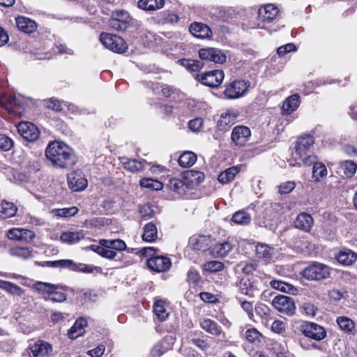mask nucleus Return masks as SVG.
Instances as JSON below:
<instances>
[{"instance_id":"obj_1","label":"nucleus","mask_w":357,"mask_h":357,"mask_svg":"<svg viewBox=\"0 0 357 357\" xmlns=\"http://www.w3.org/2000/svg\"><path fill=\"white\" fill-rule=\"evenodd\" d=\"M45 155L54 165L61 168L72 167L75 163L73 151L63 142L50 143L46 148Z\"/></svg>"},{"instance_id":"obj_2","label":"nucleus","mask_w":357,"mask_h":357,"mask_svg":"<svg viewBox=\"0 0 357 357\" xmlns=\"http://www.w3.org/2000/svg\"><path fill=\"white\" fill-rule=\"evenodd\" d=\"M314 144V139L310 135H305L299 137L294 145V150L292 152V158L295 163H291L292 166L305 165L310 166L314 162L316 156L309 154L310 149Z\"/></svg>"},{"instance_id":"obj_3","label":"nucleus","mask_w":357,"mask_h":357,"mask_svg":"<svg viewBox=\"0 0 357 357\" xmlns=\"http://www.w3.org/2000/svg\"><path fill=\"white\" fill-rule=\"evenodd\" d=\"M204 180V174L200 172L188 171L183 178H172L169 181V189L180 195L185 194L189 189L197 186Z\"/></svg>"},{"instance_id":"obj_4","label":"nucleus","mask_w":357,"mask_h":357,"mask_svg":"<svg viewBox=\"0 0 357 357\" xmlns=\"http://www.w3.org/2000/svg\"><path fill=\"white\" fill-rule=\"evenodd\" d=\"M34 289L43 294L46 301L61 303L66 300V295L61 291L62 287L56 286L50 283L38 282L33 286Z\"/></svg>"},{"instance_id":"obj_5","label":"nucleus","mask_w":357,"mask_h":357,"mask_svg":"<svg viewBox=\"0 0 357 357\" xmlns=\"http://www.w3.org/2000/svg\"><path fill=\"white\" fill-rule=\"evenodd\" d=\"M301 274L308 280L320 281L330 277L331 268L324 264L314 261L304 268Z\"/></svg>"},{"instance_id":"obj_6","label":"nucleus","mask_w":357,"mask_h":357,"mask_svg":"<svg viewBox=\"0 0 357 357\" xmlns=\"http://www.w3.org/2000/svg\"><path fill=\"white\" fill-rule=\"evenodd\" d=\"M46 264L52 268H66L70 270L79 271L86 273H93L94 270H98V267L88 265L85 264H76L71 259H60L56 261H48L45 262Z\"/></svg>"},{"instance_id":"obj_7","label":"nucleus","mask_w":357,"mask_h":357,"mask_svg":"<svg viewBox=\"0 0 357 357\" xmlns=\"http://www.w3.org/2000/svg\"><path fill=\"white\" fill-rule=\"evenodd\" d=\"M100 40L106 48L116 53H123L128 48L124 40L116 35L102 33Z\"/></svg>"},{"instance_id":"obj_8","label":"nucleus","mask_w":357,"mask_h":357,"mask_svg":"<svg viewBox=\"0 0 357 357\" xmlns=\"http://www.w3.org/2000/svg\"><path fill=\"white\" fill-rule=\"evenodd\" d=\"M300 331L305 336L320 341L326 337V329L314 322L306 321L300 326Z\"/></svg>"},{"instance_id":"obj_9","label":"nucleus","mask_w":357,"mask_h":357,"mask_svg":"<svg viewBox=\"0 0 357 357\" xmlns=\"http://www.w3.org/2000/svg\"><path fill=\"white\" fill-rule=\"evenodd\" d=\"M250 85L249 81L235 80L226 86L224 93L229 99L238 98L247 93Z\"/></svg>"},{"instance_id":"obj_10","label":"nucleus","mask_w":357,"mask_h":357,"mask_svg":"<svg viewBox=\"0 0 357 357\" xmlns=\"http://www.w3.org/2000/svg\"><path fill=\"white\" fill-rule=\"evenodd\" d=\"M251 137L250 128L245 126H235L231 133V143L238 147L245 146Z\"/></svg>"},{"instance_id":"obj_11","label":"nucleus","mask_w":357,"mask_h":357,"mask_svg":"<svg viewBox=\"0 0 357 357\" xmlns=\"http://www.w3.org/2000/svg\"><path fill=\"white\" fill-rule=\"evenodd\" d=\"M273 306L280 312L290 316L295 312V303L292 298L280 295L275 296L272 301Z\"/></svg>"},{"instance_id":"obj_12","label":"nucleus","mask_w":357,"mask_h":357,"mask_svg":"<svg viewBox=\"0 0 357 357\" xmlns=\"http://www.w3.org/2000/svg\"><path fill=\"white\" fill-rule=\"evenodd\" d=\"M224 77L222 70H212L204 74L197 75L196 78L203 84L215 88L221 84Z\"/></svg>"},{"instance_id":"obj_13","label":"nucleus","mask_w":357,"mask_h":357,"mask_svg":"<svg viewBox=\"0 0 357 357\" xmlns=\"http://www.w3.org/2000/svg\"><path fill=\"white\" fill-rule=\"evenodd\" d=\"M199 56L202 60H206L215 63H223L226 61L225 54L219 49L208 47L203 48L199 51Z\"/></svg>"},{"instance_id":"obj_14","label":"nucleus","mask_w":357,"mask_h":357,"mask_svg":"<svg viewBox=\"0 0 357 357\" xmlns=\"http://www.w3.org/2000/svg\"><path fill=\"white\" fill-rule=\"evenodd\" d=\"M146 264L151 270L160 273L167 271L172 266V261L167 257L154 255L147 259Z\"/></svg>"},{"instance_id":"obj_15","label":"nucleus","mask_w":357,"mask_h":357,"mask_svg":"<svg viewBox=\"0 0 357 357\" xmlns=\"http://www.w3.org/2000/svg\"><path fill=\"white\" fill-rule=\"evenodd\" d=\"M19 134L26 141L33 142L40 135V131L36 126L28 121L20 122L17 126Z\"/></svg>"},{"instance_id":"obj_16","label":"nucleus","mask_w":357,"mask_h":357,"mask_svg":"<svg viewBox=\"0 0 357 357\" xmlns=\"http://www.w3.org/2000/svg\"><path fill=\"white\" fill-rule=\"evenodd\" d=\"M279 13L278 8L273 5L268 4L258 10V20L263 23H270L276 19Z\"/></svg>"},{"instance_id":"obj_17","label":"nucleus","mask_w":357,"mask_h":357,"mask_svg":"<svg viewBox=\"0 0 357 357\" xmlns=\"http://www.w3.org/2000/svg\"><path fill=\"white\" fill-rule=\"evenodd\" d=\"M0 103L6 109L14 114H21L23 111L20 101L12 95H3L0 98Z\"/></svg>"},{"instance_id":"obj_18","label":"nucleus","mask_w":357,"mask_h":357,"mask_svg":"<svg viewBox=\"0 0 357 357\" xmlns=\"http://www.w3.org/2000/svg\"><path fill=\"white\" fill-rule=\"evenodd\" d=\"M199 326L207 333L213 336L225 337V333L223 332L221 326H219L217 322L211 319L204 318L201 319Z\"/></svg>"},{"instance_id":"obj_19","label":"nucleus","mask_w":357,"mask_h":357,"mask_svg":"<svg viewBox=\"0 0 357 357\" xmlns=\"http://www.w3.org/2000/svg\"><path fill=\"white\" fill-rule=\"evenodd\" d=\"M68 183L73 191L83 190L88 184L87 180L77 172H73L68 176Z\"/></svg>"},{"instance_id":"obj_20","label":"nucleus","mask_w":357,"mask_h":357,"mask_svg":"<svg viewBox=\"0 0 357 357\" xmlns=\"http://www.w3.org/2000/svg\"><path fill=\"white\" fill-rule=\"evenodd\" d=\"M211 243L208 236L194 235L189 239V246L194 250L205 251Z\"/></svg>"},{"instance_id":"obj_21","label":"nucleus","mask_w":357,"mask_h":357,"mask_svg":"<svg viewBox=\"0 0 357 357\" xmlns=\"http://www.w3.org/2000/svg\"><path fill=\"white\" fill-rule=\"evenodd\" d=\"M313 222V218L310 214L301 213L296 218L294 225L296 228L308 232L310 231Z\"/></svg>"},{"instance_id":"obj_22","label":"nucleus","mask_w":357,"mask_h":357,"mask_svg":"<svg viewBox=\"0 0 357 357\" xmlns=\"http://www.w3.org/2000/svg\"><path fill=\"white\" fill-rule=\"evenodd\" d=\"M30 350L34 357H45L52 353V347L48 342L38 341L30 347Z\"/></svg>"},{"instance_id":"obj_23","label":"nucleus","mask_w":357,"mask_h":357,"mask_svg":"<svg viewBox=\"0 0 357 357\" xmlns=\"http://www.w3.org/2000/svg\"><path fill=\"white\" fill-rule=\"evenodd\" d=\"M238 291L241 294L249 297H254L258 293V289L254 282H251L248 278L240 279L237 283Z\"/></svg>"},{"instance_id":"obj_24","label":"nucleus","mask_w":357,"mask_h":357,"mask_svg":"<svg viewBox=\"0 0 357 357\" xmlns=\"http://www.w3.org/2000/svg\"><path fill=\"white\" fill-rule=\"evenodd\" d=\"M234 248V245L229 241L215 244L212 248L211 252L215 257H225Z\"/></svg>"},{"instance_id":"obj_25","label":"nucleus","mask_w":357,"mask_h":357,"mask_svg":"<svg viewBox=\"0 0 357 357\" xmlns=\"http://www.w3.org/2000/svg\"><path fill=\"white\" fill-rule=\"evenodd\" d=\"M255 251L257 256L259 258L263 259L266 262L273 260L275 254V248L265 243L257 244Z\"/></svg>"},{"instance_id":"obj_26","label":"nucleus","mask_w":357,"mask_h":357,"mask_svg":"<svg viewBox=\"0 0 357 357\" xmlns=\"http://www.w3.org/2000/svg\"><path fill=\"white\" fill-rule=\"evenodd\" d=\"M16 24L20 31L26 33H31L37 29L36 22L24 16L17 17L16 18Z\"/></svg>"},{"instance_id":"obj_27","label":"nucleus","mask_w":357,"mask_h":357,"mask_svg":"<svg viewBox=\"0 0 357 357\" xmlns=\"http://www.w3.org/2000/svg\"><path fill=\"white\" fill-rule=\"evenodd\" d=\"M87 326V321L84 318H79L74 325L69 329L68 337L75 340L85 333V327Z\"/></svg>"},{"instance_id":"obj_28","label":"nucleus","mask_w":357,"mask_h":357,"mask_svg":"<svg viewBox=\"0 0 357 357\" xmlns=\"http://www.w3.org/2000/svg\"><path fill=\"white\" fill-rule=\"evenodd\" d=\"M123 167L132 173L143 171L147 165L145 160H137L136 159L124 158L122 160Z\"/></svg>"},{"instance_id":"obj_29","label":"nucleus","mask_w":357,"mask_h":357,"mask_svg":"<svg viewBox=\"0 0 357 357\" xmlns=\"http://www.w3.org/2000/svg\"><path fill=\"white\" fill-rule=\"evenodd\" d=\"M189 30L192 35L199 38H206L211 34L209 27L200 22L192 23L190 26Z\"/></svg>"},{"instance_id":"obj_30","label":"nucleus","mask_w":357,"mask_h":357,"mask_svg":"<svg viewBox=\"0 0 357 357\" xmlns=\"http://www.w3.org/2000/svg\"><path fill=\"white\" fill-rule=\"evenodd\" d=\"M237 116V114L233 110H228L222 114L217 123L218 129L220 130H226L227 127L235 123Z\"/></svg>"},{"instance_id":"obj_31","label":"nucleus","mask_w":357,"mask_h":357,"mask_svg":"<svg viewBox=\"0 0 357 357\" xmlns=\"http://www.w3.org/2000/svg\"><path fill=\"white\" fill-rule=\"evenodd\" d=\"M241 166H234L227 168L226 170L222 172L218 176V180L222 184H227L233 181L241 171Z\"/></svg>"},{"instance_id":"obj_32","label":"nucleus","mask_w":357,"mask_h":357,"mask_svg":"<svg viewBox=\"0 0 357 357\" xmlns=\"http://www.w3.org/2000/svg\"><path fill=\"white\" fill-rule=\"evenodd\" d=\"M233 13L232 8L222 6L213 7L210 11L212 17L222 21H227L231 18Z\"/></svg>"},{"instance_id":"obj_33","label":"nucleus","mask_w":357,"mask_h":357,"mask_svg":"<svg viewBox=\"0 0 357 357\" xmlns=\"http://www.w3.org/2000/svg\"><path fill=\"white\" fill-rule=\"evenodd\" d=\"M84 237L83 231H63L60 235V240L67 244H74L79 242Z\"/></svg>"},{"instance_id":"obj_34","label":"nucleus","mask_w":357,"mask_h":357,"mask_svg":"<svg viewBox=\"0 0 357 357\" xmlns=\"http://www.w3.org/2000/svg\"><path fill=\"white\" fill-rule=\"evenodd\" d=\"M300 104V96L298 94H293L289 96L282 105V112L285 114H291L294 112Z\"/></svg>"},{"instance_id":"obj_35","label":"nucleus","mask_w":357,"mask_h":357,"mask_svg":"<svg viewBox=\"0 0 357 357\" xmlns=\"http://www.w3.org/2000/svg\"><path fill=\"white\" fill-rule=\"evenodd\" d=\"M336 323L344 333L348 334L355 333V324L350 318L344 316L337 317L336 319Z\"/></svg>"},{"instance_id":"obj_36","label":"nucleus","mask_w":357,"mask_h":357,"mask_svg":"<svg viewBox=\"0 0 357 357\" xmlns=\"http://www.w3.org/2000/svg\"><path fill=\"white\" fill-rule=\"evenodd\" d=\"M167 303L161 299L156 300L153 305V312L159 320L165 321L169 313L167 312Z\"/></svg>"},{"instance_id":"obj_37","label":"nucleus","mask_w":357,"mask_h":357,"mask_svg":"<svg viewBox=\"0 0 357 357\" xmlns=\"http://www.w3.org/2000/svg\"><path fill=\"white\" fill-rule=\"evenodd\" d=\"M357 258L356 253L350 250L340 251L336 257L337 261L344 266L352 264Z\"/></svg>"},{"instance_id":"obj_38","label":"nucleus","mask_w":357,"mask_h":357,"mask_svg":"<svg viewBox=\"0 0 357 357\" xmlns=\"http://www.w3.org/2000/svg\"><path fill=\"white\" fill-rule=\"evenodd\" d=\"M312 165H313L312 178L314 181L319 182L321 178L326 177L328 171L324 163L317 162L316 158Z\"/></svg>"},{"instance_id":"obj_39","label":"nucleus","mask_w":357,"mask_h":357,"mask_svg":"<svg viewBox=\"0 0 357 357\" xmlns=\"http://www.w3.org/2000/svg\"><path fill=\"white\" fill-rule=\"evenodd\" d=\"M158 237V229L153 222H149L144 227V232L142 236L143 241L146 242H153Z\"/></svg>"},{"instance_id":"obj_40","label":"nucleus","mask_w":357,"mask_h":357,"mask_svg":"<svg viewBox=\"0 0 357 357\" xmlns=\"http://www.w3.org/2000/svg\"><path fill=\"white\" fill-rule=\"evenodd\" d=\"M255 311L257 315L261 318V322L267 326L269 319H271V310L264 303H257L255 305Z\"/></svg>"},{"instance_id":"obj_41","label":"nucleus","mask_w":357,"mask_h":357,"mask_svg":"<svg viewBox=\"0 0 357 357\" xmlns=\"http://www.w3.org/2000/svg\"><path fill=\"white\" fill-rule=\"evenodd\" d=\"M89 249L102 257L112 259L116 256V252L112 250L110 248H106L104 245L99 243V245H91L89 246Z\"/></svg>"},{"instance_id":"obj_42","label":"nucleus","mask_w":357,"mask_h":357,"mask_svg":"<svg viewBox=\"0 0 357 357\" xmlns=\"http://www.w3.org/2000/svg\"><path fill=\"white\" fill-rule=\"evenodd\" d=\"M16 206L9 202L3 201L0 204V217L2 218H8L15 215L17 212Z\"/></svg>"},{"instance_id":"obj_43","label":"nucleus","mask_w":357,"mask_h":357,"mask_svg":"<svg viewBox=\"0 0 357 357\" xmlns=\"http://www.w3.org/2000/svg\"><path fill=\"white\" fill-rule=\"evenodd\" d=\"M138 7L144 10H155L164 6V0H139Z\"/></svg>"},{"instance_id":"obj_44","label":"nucleus","mask_w":357,"mask_h":357,"mask_svg":"<svg viewBox=\"0 0 357 357\" xmlns=\"http://www.w3.org/2000/svg\"><path fill=\"white\" fill-rule=\"evenodd\" d=\"M99 243L106 248H110L112 250L123 251L126 248V243L121 239H100Z\"/></svg>"},{"instance_id":"obj_45","label":"nucleus","mask_w":357,"mask_h":357,"mask_svg":"<svg viewBox=\"0 0 357 357\" xmlns=\"http://www.w3.org/2000/svg\"><path fill=\"white\" fill-rule=\"evenodd\" d=\"M197 160V155L191 151L183 153L178 158V162L183 167H190L192 166Z\"/></svg>"},{"instance_id":"obj_46","label":"nucleus","mask_w":357,"mask_h":357,"mask_svg":"<svg viewBox=\"0 0 357 357\" xmlns=\"http://www.w3.org/2000/svg\"><path fill=\"white\" fill-rule=\"evenodd\" d=\"M340 168L346 177L351 178L356 172L357 165L354 161L345 160L340 162Z\"/></svg>"},{"instance_id":"obj_47","label":"nucleus","mask_w":357,"mask_h":357,"mask_svg":"<svg viewBox=\"0 0 357 357\" xmlns=\"http://www.w3.org/2000/svg\"><path fill=\"white\" fill-rule=\"evenodd\" d=\"M0 289L13 295L22 296L24 294L20 287L8 281L0 282Z\"/></svg>"},{"instance_id":"obj_48","label":"nucleus","mask_w":357,"mask_h":357,"mask_svg":"<svg viewBox=\"0 0 357 357\" xmlns=\"http://www.w3.org/2000/svg\"><path fill=\"white\" fill-rule=\"evenodd\" d=\"M139 185L142 188H146L155 190H160L162 188V183L151 178H143L139 181Z\"/></svg>"},{"instance_id":"obj_49","label":"nucleus","mask_w":357,"mask_h":357,"mask_svg":"<svg viewBox=\"0 0 357 357\" xmlns=\"http://www.w3.org/2000/svg\"><path fill=\"white\" fill-rule=\"evenodd\" d=\"M250 215L244 211L236 212L231 218V221L236 225H245L250 223Z\"/></svg>"},{"instance_id":"obj_50","label":"nucleus","mask_w":357,"mask_h":357,"mask_svg":"<svg viewBox=\"0 0 357 357\" xmlns=\"http://www.w3.org/2000/svg\"><path fill=\"white\" fill-rule=\"evenodd\" d=\"M178 61L183 67L191 72H198L203 68V63L197 60L181 59Z\"/></svg>"},{"instance_id":"obj_51","label":"nucleus","mask_w":357,"mask_h":357,"mask_svg":"<svg viewBox=\"0 0 357 357\" xmlns=\"http://www.w3.org/2000/svg\"><path fill=\"white\" fill-rule=\"evenodd\" d=\"M271 285L273 288L285 293L294 294L296 291V288L291 284L280 280H272Z\"/></svg>"},{"instance_id":"obj_52","label":"nucleus","mask_w":357,"mask_h":357,"mask_svg":"<svg viewBox=\"0 0 357 357\" xmlns=\"http://www.w3.org/2000/svg\"><path fill=\"white\" fill-rule=\"evenodd\" d=\"M262 337L261 333L255 328L248 329L244 335L245 339L251 343H259Z\"/></svg>"},{"instance_id":"obj_53","label":"nucleus","mask_w":357,"mask_h":357,"mask_svg":"<svg viewBox=\"0 0 357 357\" xmlns=\"http://www.w3.org/2000/svg\"><path fill=\"white\" fill-rule=\"evenodd\" d=\"M12 256H15L22 259H28L32 256L31 251L26 247H15L9 250Z\"/></svg>"},{"instance_id":"obj_54","label":"nucleus","mask_w":357,"mask_h":357,"mask_svg":"<svg viewBox=\"0 0 357 357\" xmlns=\"http://www.w3.org/2000/svg\"><path fill=\"white\" fill-rule=\"evenodd\" d=\"M223 263L218 261H208L204 264V270L208 273H216L224 269Z\"/></svg>"},{"instance_id":"obj_55","label":"nucleus","mask_w":357,"mask_h":357,"mask_svg":"<svg viewBox=\"0 0 357 357\" xmlns=\"http://www.w3.org/2000/svg\"><path fill=\"white\" fill-rule=\"evenodd\" d=\"M109 25L116 31H124L128 27L127 21H125V20H120L119 19H115L114 17L109 21Z\"/></svg>"},{"instance_id":"obj_56","label":"nucleus","mask_w":357,"mask_h":357,"mask_svg":"<svg viewBox=\"0 0 357 357\" xmlns=\"http://www.w3.org/2000/svg\"><path fill=\"white\" fill-rule=\"evenodd\" d=\"M78 212L76 207L64 208L56 210L55 214L59 217L67 218L75 215Z\"/></svg>"},{"instance_id":"obj_57","label":"nucleus","mask_w":357,"mask_h":357,"mask_svg":"<svg viewBox=\"0 0 357 357\" xmlns=\"http://www.w3.org/2000/svg\"><path fill=\"white\" fill-rule=\"evenodd\" d=\"M238 302L242 309L247 313L248 318L250 319H253L254 308L252 303L247 301L245 300H243L241 298L238 299Z\"/></svg>"},{"instance_id":"obj_58","label":"nucleus","mask_w":357,"mask_h":357,"mask_svg":"<svg viewBox=\"0 0 357 357\" xmlns=\"http://www.w3.org/2000/svg\"><path fill=\"white\" fill-rule=\"evenodd\" d=\"M13 146V141L8 136L0 134V149L8 151Z\"/></svg>"},{"instance_id":"obj_59","label":"nucleus","mask_w":357,"mask_h":357,"mask_svg":"<svg viewBox=\"0 0 357 357\" xmlns=\"http://www.w3.org/2000/svg\"><path fill=\"white\" fill-rule=\"evenodd\" d=\"M346 294L347 291L343 289H339L334 288L328 291V295L330 299L334 301H339L344 297Z\"/></svg>"},{"instance_id":"obj_60","label":"nucleus","mask_w":357,"mask_h":357,"mask_svg":"<svg viewBox=\"0 0 357 357\" xmlns=\"http://www.w3.org/2000/svg\"><path fill=\"white\" fill-rule=\"evenodd\" d=\"M296 50L297 48L294 43H287L278 47L277 52L279 56H282L287 53L296 52Z\"/></svg>"},{"instance_id":"obj_61","label":"nucleus","mask_w":357,"mask_h":357,"mask_svg":"<svg viewBox=\"0 0 357 357\" xmlns=\"http://www.w3.org/2000/svg\"><path fill=\"white\" fill-rule=\"evenodd\" d=\"M204 121L201 118L190 120L188 123L189 128L193 132H199L203 127Z\"/></svg>"},{"instance_id":"obj_62","label":"nucleus","mask_w":357,"mask_h":357,"mask_svg":"<svg viewBox=\"0 0 357 357\" xmlns=\"http://www.w3.org/2000/svg\"><path fill=\"white\" fill-rule=\"evenodd\" d=\"M46 106L54 111L59 112L62 109V102L54 98L45 100Z\"/></svg>"},{"instance_id":"obj_63","label":"nucleus","mask_w":357,"mask_h":357,"mask_svg":"<svg viewBox=\"0 0 357 357\" xmlns=\"http://www.w3.org/2000/svg\"><path fill=\"white\" fill-rule=\"evenodd\" d=\"M296 184L294 181L282 183L279 186V192L281 194H288L295 188Z\"/></svg>"},{"instance_id":"obj_64","label":"nucleus","mask_w":357,"mask_h":357,"mask_svg":"<svg viewBox=\"0 0 357 357\" xmlns=\"http://www.w3.org/2000/svg\"><path fill=\"white\" fill-rule=\"evenodd\" d=\"M165 97H169L172 93V89L169 86H161L159 84H153V91L158 93L159 91Z\"/></svg>"}]
</instances>
